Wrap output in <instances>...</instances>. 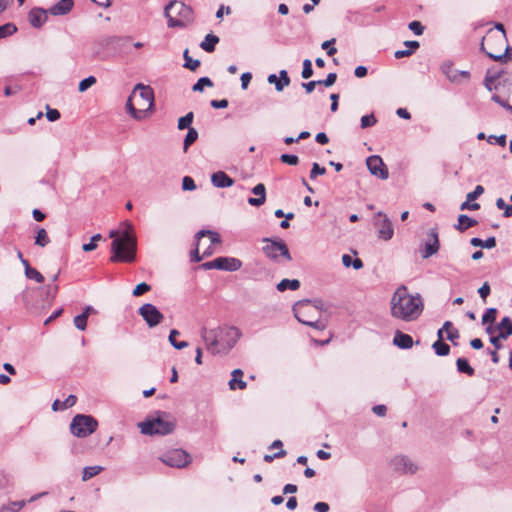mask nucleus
Returning a JSON list of instances; mask_svg holds the SVG:
<instances>
[{"label":"nucleus","instance_id":"1","mask_svg":"<svg viewBox=\"0 0 512 512\" xmlns=\"http://www.w3.org/2000/svg\"><path fill=\"white\" fill-rule=\"evenodd\" d=\"M423 301L419 294L411 295L405 285L399 286L390 300L392 317L411 322L416 320L423 311Z\"/></svg>","mask_w":512,"mask_h":512},{"label":"nucleus","instance_id":"2","mask_svg":"<svg viewBox=\"0 0 512 512\" xmlns=\"http://www.w3.org/2000/svg\"><path fill=\"white\" fill-rule=\"evenodd\" d=\"M201 337L206 349L213 355L228 353L241 337V332L234 326L215 329L203 328Z\"/></svg>","mask_w":512,"mask_h":512},{"label":"nucleus","instance_id":"3","mask_svg":"<svg viewBox=\"0 0 512 512\" xmlns=\"http://www.w3.org/2000/svg\"><path fill=\"white\" fill-rule=\"evenodd\" d=\"M131 225L128 224L127 228L119 233L117 230H111L109 237L113 238L111 243L112 262H126L131 263L136 258V237L132 233Z\"/></svg>","mask_w":512,"mask_h":512},{"label":"nucleus","instance_id":"4","mask_svg":"<svg viewBox=\"0 0 512 512\" xmlns=\"http://www.w3.org/2000/svg\"><path fill=\"white\" fill-rule=\"evenodd\" d=\"M495 29L501 33L495 34L492 30H489L487 35L482 39L480 50L490 59L506 63L511 60V55L504 25L502 23H496Z\"/></svg>","mask_w":512,"mask_h":512},{"label":"nucleus","instance_id":"5","mask_svg":"<svg viewBox=\"0 0 512 512\" xmlns=\"http://www.w3.org/2000/svg\"><path fill=\"white\" fill-rule=\"evenodd\" d=\"M164 15L168 19L169 28H185L193 20L192 9L178 1L169 2L165 6Z\"/></svg>","mask_w":512,"mask_h":512},{"label":"nucleus","instance_id":"6","mask_svg":"<svg viewBox=\"0 0 512 512\" xmlns=\"http://www.w3.org/2000/svg\"><path fill=\"white\" fill-rule=\"evenodd\" d=\"M293 312L296 319L304 325L318 330H323L326 327L325 323L319 319V306L316 304L312 305L309 300L297 302L293 306Z\"/></svg>","mask_w":512,"mask_h":512},{"label":"nucleus","instance_id":"7","mask_svg":"<svg viewBox=\"0 0 512 512\" xmlns=\"http://www.w3.org/2000/svg\"><path fill=\"white\" fill-rule=\"evenodd\" d=\"M293 312L296 319L304 325L318 330H323L326 327L325 323L319 319V306L316 304L312 305L309 300L297 302L293 306Z\"/></svg>","mask_w":512,"mask_h":512},{"label":"nucleus","instance_id":"8","mask_svg":"<svg viewBox=\"0 0 512 512\" xmlns=\"http://www.w3.org/2000/svg\"><path fill=\"white\" fill-rule=\"evenodd\" d=\"M138 427L144 435H167L174 431L175 422L169 419L157 417L140 422Z\"/></svg>","mask_w":512,"mask_h":512},{"label":"nucleus","instance_id":"9","mask_svg":"<svg viewBox=\"0 0 512 512\" xmlns=\"http://www.w3.org/2000/svg\"><path fill=\"white\" fill-rule=\"evenodd\" d=\"M97 420L91 415L77 414L70 423L71 433L78 438H85L96 431Z\"/></svg>","mask_w":512,"mask_h":512},{"label":"nucleus","instance_id":"10","mask_svg":"<svg viewBox=\"0 0 512 512\" xmlns=\"http://www.w3.org/2000/svg\"><path fill=\"white\" fill-rule=\"evenodd\" d=\"M263 242L266 243L262 250L266 257L273 261H278L279 257H283L287 261H291L289 249L283 240H271L264 238Z\"/></svg>","mask_w":512,"mask_h":512},{"label":"nucleus","instance_id":"11","mask_svg":"<svg viewBox=\"0 0 512 512\" xmlns=\"http://www.w3.org/2000/svg\"><path fill=\"white\" fill-rule=\"evenodd\" d=\"M132 92H136V99L134 100L139 109H144V118L147 112L151 111L154 105V93L151 87L145 86L141 83L135 85Z\"/></svg>","mask_w":512,"mask_h":512},{"label":"nucleus","instance_id":"12","mask_svg":"<svg viewBox=\"0 0 512 512\" xmlns=\"http://www.w3.org/2000/svg\"><path fill=\"white\" fill-rule=\"evenodd\" d=\"M160 460L170 467L183 468L190 464L192 459L185 450L174 449L163 454Z\"/></svg>","mask_w":512,"mask_h":512},{"label":"nucleus","instance_id":"13","mask_svg":"<svg viewBox=\"0 0 512 512\" xmlns=\"http://www.w3.org/2000/svg\"><path fill=\"white\" fill-rule=\"evenodd\" d=\"M139 315L143 318L148 327L153 328L159 325L164 320V315L158 310V308L151 304H143L139 310Z\"/></svg>","mask_w":512,"mask_h":512},{"label":"nucleus","instance_id":"14","mask_svg":"<svg viewBox=\"0 0 512 512\" xmlns=\"http://www.w3.org/2000/svg\"><path fill=\"white\" fill-rule=\"evenodd\" d=\"M440 248V242L438 232L436 228H432L428 231L423 245L420 248L421 256L423 259H428L438 252Z\"/></svg>","mask_w":512,"mask_h":512},{"label":"nucleus","instance_id":"15","mask_svg":"<svg viewBox=\"0 0 512 512\" xmlns=\"http://www.w3.org/2000/svg\"><path fill=\"white\" fill-rule=\"evenodd\" d=\"M366 165H367L369 172L372 175H374L382 180H386L389 177L388 169L380 156H378V155L369 156L366 159Z\"/></svg>","mask_w":512,"mask_h":512},{"label":"nucleus","instance_id":"16","mask_svg":"<svg viewBox=\"0 0 512 512\" xmlns=\"http://www.w3.org/2000/svg\"><path fill=\"white\" fill-rule=\"evenodd\" d=\"M441 72L446 78L452 83H460L461 78L468 80L470 78V72L465 70H457L453 68V62L447 60L444 61L440 66Z\"/></svg>","mask_w":512,"mask_h":512},{"label":"nucleus","instance_id":"17","mask_svg":"<svg viewBox=\"0 0 512 512\" xmlns=\"http://www.w3.org/2000/svg\"><path fill=\"white\" fill-rule=\"evenodd\" d=\"M393 468L401 473L414 474L418 470V466L407 456H395L392 459Z\"/></svg>","mask_w":512,"mask_h":512},{"label":"nucleus","instance_id":"18","mask_svg":"<svg viewBox=\"0 0 512 512\" xmlns=\"http://www.w3.org/2000/svg\"><path fill=\"white\" fill-rule=\"evenodd\" d=\"M376 216L382 217L381 221L375 222V225L378 227V237L385 241L390 240L394 235V229L390 219L382 212H378Z\"/></svg>","mask_w":512,"mask_h":512},{"label":"nucleus","instance_id":"19","mask_svg":"<svg viewBox=\"0 0 512 512\" xmlns=\"http://www.w3.org/2000/svg\"><path fill=\"white\" fill-rule=\"evenodd\" d=\"M48 9H43L40 7H35L30 10L28 14L29 23L34 28H41L48 20Z\"/></svg>","mask_w":512,"mask_h":512},{"label":"nucleus","instance_id":"20","mask_svg":"<svg viewBox=\"0 0 512 512\" xmlns=\"http://www.w3.org/2000/svg\"><path fill=\"white\" fill-rule=\"evenodd\" d=\"M74 7L73 0H60L52 5L48 11L53 16H64L67 15Z\"/></svg>","mask_w":512,"mask_h":512},{"label":"nucleus","instance_id":"21","mask_svg":"<svg viewBox=\"0 0 512 512\" xmlns=\"http://www.w3.org/2000/svg\"><path fill=\"white\" fill-rule=\"evenodd\" d=\"M218 270L234 272L242 267V261L235 257H218Z\"/></svg>","mask_w":512,"mask_h":512},{"label":"nucleus","instance_id":"22","mask_svg":"<svg viewBox=\"0 0 512 512\" xmlns=\"http://www.w3.org/2000/svg\"><path fill=\"white\" fill-rule=\"evenodd\" d=\"M267 81L269 84L275 85L276 91L281 92L286 86L290 84V77L286 70H281L279 72V77H277L275 74H270L267 78Z\"/></svg>","mask_w":512,"mask_h":512},{"label":"nucleus","instance_id":"23","mask_svg":"<svg viewBox=\"0 0 512 512\" xmlns=\"http://www.w3.org/2000/svg\"><path fill=\"white\" fill-rule=\"evenodd\" d=\"M211 183L216 188H228L234 184V180L224 171H217L211 175Z\"/></svg>","mask_w":512,"mask_h":512},{"label":"nucleus","instance_id":"24","mask_svg":"<svg viewBox=\"0 0 512 512\" xmlns=\"http://www.w3.org/2000/svg\"><path fill=\"white\" fill-rule=\"evenodd\" d=\"M252 193L255 194L256 198H248V203L251 206L259 207L263 205L266 201V188L263 183H259L252 188Z\"/></svg>","mask_w":512,"mask_h":512},{"label":"nucleus","instance_id":"25","mask_svg":"<svg viewBox=\"0 0 512 512\" xmlns=\"http://www.w3.org/2000/svg\"><path fill=\"white\" fill-rule=\"evenodd\" d=\"M136 99V92H132L131 95L128 97L126 101V111L131 115L132 118L135 120H142L144 119V109H139L136 106L135 100Z\"/></svg>","mask_w":512,"mask_h":512},{"label":"nucleus","instance_id":"26","mask_svg":"<svg viewBox=\"0 0 512 512\" xmlns=\"http://www.w3.org/2000/svg\"><path fill=\"white\" fill-rule=\"evenodd\" d=\"M393 344L400 349H410L413 346V339L409 334L397 330L394 334Z\"/></svg>","mask_w":512,"mask_h":512},{"label":"nucleus","instance_id":"27","mask_svg":"<svg viewBox=\"0 0 512 512\" xmlns=\"http://www.w3.org/2000/svg\"><path fill=\"white\" fill-rule=\"evenodd\" d=\"M244 373L241 369H235L231 373V379L228 383L231 390L240 389L243 390L247 387V383L242 380Z\"/></svg>","mask_w":512,"mask_h":512},{"label":"nucleus","instance_id":"28","mask_svg":"<svg viewBox=\"0 0 512 512\" xmlns=\"http://www.w3.org/2000/svg\"><path fill=\"white\" fill-rule=\"evenodd\" d=\"M219 42V37L209 33L205 36L204 40L200 43L201 49L205 52L212 53L215 51V46Z\"/></svg>","mask_w":512,"mask_h":512},{"label":"nucleus","instance_id":"29","mask_svg":"<svg viewBox=\"0 0 512 512\" xmlns=\"http://www.w3.org/2000/svg\"><path fill=\"white\" fill-rule=\"evenodd\" d=\"M23 266L25 268V276L28 279L34 280L37 283L44 281L43 275L37 269L31 267L29 261H23Z\"/></svg>","mask_w":512,"mask_h":512},{"label":"nucleus","instance_id":"30","mask_svg":"<svg viewBox=\"0 0 512 512\" xmlns=\"http://www.w3.org/2000/svg\"><path fill=\"white\" fill-rule=\"evenodd\" d=\"M475 225H477V221L475 219H472L465 214H461L458 217V224L455 225V229L463 232Z\"/></svg>","mask_w":512,"mask_h":512},{"label":"nucleus","instance_id":"31","mask_svg":"<svg viewBox=\"0 0 512 512\" xmlns=\"http://www.w3.org/2000/svg\"><path fill=\"white\" fill-rule=\"evenodd\" d=\"M456 367L459 373L473 376L475 374L474 368L469 364L466 358L460 357L456 360Z\"/></svg>","mask_w":512,"mask_h":512},{"label":"nucleus","instance_id":"32","mask_svg":"<svg viewBox=\"0 0 512 512\" xmlns=\"http://www.w3.org/2000/svg\"><path fill=\"white\" fill-rule=\"evenodd\" d=\"M470 243L474 247H482V248L491 249L496 246V239L493 236L487 238L486 240H482L480 238L474 237L470 240Z\"/></svg>","mask_w":512,"mask_h":512},{"label":"nucleus","instance_id":"33","mask_svg":"<svg viewBox=\"0 0 512 512\" xmlns=\"http://www.w3.org/2000/svg\"><path fill=\"white\" fill-rule=\"evenodd\" d=\"M300 287V281L297 279H283L277 284V290L283 292L287 289L297 290Z\"/></svg>","mask_w":512,"mask_h":512},{"label":"nucleus","instance_id":"34","mask_svg":"<svg viewBox=\"0 0 512 512\" xmlns=\"http://www.w3.org/2000/svg\"><path fill=\"white\" fill-rule=\"evenodd\" d=\"M204 236H208L209 237L211 245H215V244H220L221 243L220 235L217 232L211 231V230H200V231H198L196 233L195 237H196L197 241H199Z\"/></svg>","mask_w":512,"mask_h":512},{"label":"nucleus","instance_id":"35","mask_svg":"<svg viewBox=\"0 0 512 512\" xmlns=\"http://www.w3.org/2000/svg\"><path fill=\"white\" fill-rule=\"evenodd\" d=\"M35 236V245L39 247H45L50 243V238L47 234V231L44 228H37Z\"/></svg>","mask_w":512,"mask_h":512},{"label":"nucleus","instance_id":"36","mask_svg":"<svg viewBox=\"0 0 512 512\" xmlns=\"http://www.w3.org/2000/svg\"><path fill=\"white\" fill-rule=\"evenodd\" d=\"M432 348L438 356H447L450 353V346L443 342L442 339L435 341Z\"/></svg>","mask_w":512,"mask_h":512},{"label":"nucleus","instance_id":"37","mask_svg":"<svg viewBox=\"0 0 512 512\" xmlns=\"http://www.w3.org/2000/svg\"><path fill=\"white\" fill-rule=\"evenodd\" d=\"M198 139V132L195 128H189L183 143V150L186 152L188 148Z\"/></svg>","mask_w":512,"mask_h":512},{"label":"nucleus","instance_id":"38","mask_svg":"<svg viewBox=\"0 0 512 512\" xmlns=\"http://www.w3.org/2000/svg\"><path fill=\"white\" fill-rule=\"evenodd\" d=\"M103 470L102 466H87L83 469L82 480L87 481L98 475Z\"/></svg>","mask_w":512,"mask_h":512},{"label":"nucleus","instance_id":"39","mask_svg":"<svg viewBox=\"0 0 512 512\" xmlns=\"http://www.w3.org/2000/svg\"><path fill=\"white\" fill-rule=\"evenodd\" d=\"M500 75V72L491 74L490 71H487L484 80V85L489 91H492L493 89L497 88L495 82L500 78Z\"/></svg>","mask_w":512,"mask_h":512},{"label":"nucleus","instance_id":"40","mask_svg":"<svg viewBox=\"0 0 512 512\" xmlns=\"http://www.w3.org/2000/svg\"><path fill=\"white\" fill-rule=\"evenodd\" d=\"M193 118H194L193 112H189L185 116L179 118V120H178V129L179 130H184V129H188L189 130V128H191L190 125L193 122Z\"/></svg>","mask_w":512,"mask_h":512},{"label":"nucleus","instance_id":"41","mask_svg":"<svg viewBox=\"0 0 512 512\" xmlns=\"http://www.w3.org/2000/svg\"><path fill=\"white\" fill-rule=\"evenodd\" d=\"M188 53V49H186L183 54L185 60L184 67L191 71H195L200 66V61L193 60Z\"/></svg>","mask_w":512,"mask_h":512},{"label":"nucleus","instance_id":"42","mask_svg":"<svg viewBox=\"0 0 512 512\" xmlns=\"http://www.w3.org/2000/svg\"><path fill=\"white\" fill-rule=\"evenodd\" d=\"M204 86L212 87L213 82L208 77H201L198 81L193 85L192 90L195 92H202Z\"/></svg>","mask_w":512,"mask_h":512},{"label":"nucleus","instance_id":"43","mask_svg":"<svg viewBox=\"0 0 512 512\" xmlns=\"http://www.w3.org/2000/svg\"><path fill=\"white\" fill-rule=\"evenodd\" d=\"M17 31V27L13 23H6L0 26V39L13 35Z\"/></svg>","mask_w":512,"mask_h":512},{"label":"nucleus","instance_id":"44","mask_svg":"<svg viewBox=\"0 0 512 512\" xmlns=\"http://www.w3.org/2000/svg\"><path fill=\"white\" fill-rule=\"evenodd\" d=\"M26 505V501H15L7 506H3L1 512H19Z\"/></svg>","mask_w":512,"mask_h":512},{"label":"nucleus","instance_id":"45","mask_svg":"<svg viewBox=\"0 0 512 512\" xmlns=\"http://www.w3.org/2000/svg\"><path fill=\"white\" fill-rule=\"evenodd\" d=\"M497 309L496 308H488L482 316V323H493L496 320Z\"/></svg>","mask_w":512,"mask_h":512},{"label":"nucleus","instance_id":"46","mask_svg":"<svg viewBox=\"0 0 512 512\" xmlns=\"http://www.w3.org/2000/svg\"><path fill=\"white\" fill-rule=\"evenodd\" d=\"M102 239V236L101 234H95L91 237L90 239V242L89 243H85L83 244L82 246V249L83 251L85 252H90V251H93L96 249L97 245H96V242L101 240Z\"/></svg>","mask_w":512,"mask_h":512},{"label":"nucleus","instance_id":"47","mask_svg":"<svg viewBox=\"0 0 512 512\" xmlns=\"http://www.w3.org/2000/svg\"><path fill=\"white\" fill-rule=\"evenodd\" d=\"M498 330L508 331L507 335H512V320L506 316L498 324Z\"/></svg>","mask_w":512,"mask_h":512},{"label":"nucleus","instance_id":"48","mask_svg":"<svg viewBox=\"0 0 512 512\" xmlns=\"http://www.w3.org/2000/svg\"><path fill=\"white\" fill-rule=\"evenodd\" d=\"M361 128L365 129L372 127L377 123V119L374 114L364 115L361 117Z\"/></svg>","mask_w":512,"mask_h":512},{"label":"nucleus","instance_id":"49","mask_svg":"<svg viewBox=\"0 0 512 512\" xmlns=\"http://www.w3.org/2000/svg\"><path fill=\"white\" fill-rule=\"evenodd\" d=\"M95 83H96V78L94 76H89L80 81L78 90H79V92H84L88 88H90L92 85H94Z\"/></svg>","mask_w":512,"mask_h":512},{"label":"nucleus","instance_id":"50","mask_svg":"<svg viewBox=\"0 0 512 512\" xmlns=\"http://www.w3.org/2000/svg\"><path fill=\"white\" fill-rule=\"evenodd\" d=\"M87 320L88 319L86 315L79 314L74 317L73 322L77 329L83 331L87 327Z\"/></svg>","mask_w":512,"mask_h":512},{"label":"nucleus","instance_id":"51","mask_svg":"<svg viewBox=\"0 0 512 512\" xmlns=\"http://www.w3.org/2000/svg\"><path fill=\"white\" fill-rule=\"evenodd\" d=\"M313 75L312 62L309 59L303 61L302 77L308 79Z\"/></svg>","mask_w":512,"mask_h":512},{"label":"nucleus","instance_id":"52","mask_svg":"<svg viewBox=\"0 0 512 512\" xmlns=\"http://www.w3.org/2000/svg\"><path fill=\"white\" fill-rule=\"evenodd\" d=\"M280 160L281 162L292 166H295L299 163L298 156L292 154H282L280 156Z\"/></svg>","mask_w":512,"mask_h":512},{"label":"nucleus","instance_id":"53","mask_svg":"<svg viewBox=\"0 0 512 512\" xmlns=\"http://www.w3.org/2000/svg\"><path fill=\"white\" fill-rule=\"evenodd\" d=\"M151 286L145 282L138 284L133 290V296L138 297L150 291Z\"/></svg>","mask_w":512,"mask_h":512},{"label":"nucleus","instance_id":"54","mask_svg":"<svg viewBox=\"0 0 512 512\" xmlns=\"http://www.w3.org/2000/svg\"><path fill=\"white\" fill-rule=\"evenodd\" d=\"M182 189L185 191H193L196 189V184L193 178L185 176L182 180Z\"/></svg>","mask_w":512,"mask_h":512},{"label":"nucleus","instance_id":"55","mask_svg":"<svg viewBox=\"0 0 512 512\" xmlns=\"http://www.w3.org/2000/svg\"><path fill=\"white\" fill-rule=\"evenodd\" d=\"M484 193V187L477 185L472 192H469L466 196L468 201H474Z\"/></svg>","mask_w":512,"mask_h":512},{"label":"nucleus","instance_id":"56","mask_svg":"<svg viewBox=\"0 0 512 512\" xmlns=\"http://www.w3.org/2000/svg\"><path fill=\"white\" fill-rule=\"evenodd\" d=\"M326 173V169L321 167L318 163H313L312 169L310 171V178L315 179L318 175H323Z\"/></svg>","mask_w":512,"mask_h":512},{"label":"nucleus","instance_id":"57","mask_svg":"<svg viewBox=\"0 0 512 512\" xmlns=\"http://www.w3.org/2000/svg\"><path fill=\"white\" fill-rule=\"evenodd\" d=\"M408 28L416 35H421L424 31V26L419 21L410 22Z\"/></svg>","mask_w":512,"mask_h":512},{"label":"nucleus","instance_id":"58","mask_svg":"<svg viewBox=\"0 0 512 512\" xmlns=\"http://www.w3.org/2000/svg\"><path fill=\"white\" fill-rule=\"evenodd\" d=\"M335 42V39L324 41L321 45L322 49L327 50V54L329 56L334 55L337 52V49L331 46Z\"/></svg>","mask_w":512,"mask_h":512},{"label":"nucleus","instance_id":"59","mask_svg":"<svg viewBox=\"0 0 512 512\" xmlns=\"http://www.w3.org/2000/svg\"><path fill=\"white\" fill-rule=\"evenodd\" d=\"M336 79H337L336 73H329L324 80H319V82H320V85L330 87L336 82Z\"/></svg>","mask_w":512,"mask_h":512},{"label":"nucleus","instance_id":"60","mask_svg":"<svg viewBox=\"0 0 512 512\" xmlns=\"http://www.w3.org/2000/svg\"><path fill=\"white\" fill-rule=\"evenodd\" d=\"M60 116V112L57 109L47 107L46 117L50 122L57 121Z\"/></svg>","mask_w":512,"mask_h":512},{"label":"nucleus","instance_id":"61","mask_svg":"<svg viewBox=\"0 0 512 512\" xmlns=\"http://www.w3.org/2000/svg\"><path fill=\"white\" fill-rule=\"evenodd\" d=\"M460 337V333L458 329H450V331L446 335V339L452 342L453 345H458L456 340Z\"/></svg>","mask_w":512,"mask_h":512},{"label":"nucleus","instance_id":"62","mask_svg":"<svg viewBox=\"0 0 512 512\" xmlns=\"http://www.w3.org/2000/svg\"><path fill=\"white\" fill-rule=\"evenodd\" d=\"M77 398L75 395H69L61 404V409H67L76 404Z\"/></svg>","mask_w":512,"mask_h":512},{"label":"nucleus","instance_id":"63","mask_svg":"<svg viewBox=\"0 0 512 512\" xmlns=\"http://www.w3.org/2000/svg\"><path fill=\"white\" fill-rule=\"evenodd\" d=\"M252 79V74L250 72H245L241 75V88L246 90L250 81Z\"/></svg>","mask_w":512,"mask_h":512},{"label":"nucleus","instance_id":"64","mask_svg":"<svg viewBox=\"0 0 512 512\" xmlns=\"http://www.w3.org/2000/svg\"><path fill=\"white\" fill-rule=\"evenodd\" d=\"M490 286L487 282H485L479 289H478V293L480 295V297L485 300L488 295L490 294Z\"/></svg>","mask_w":512,"mask_h":512}]
</instances>
